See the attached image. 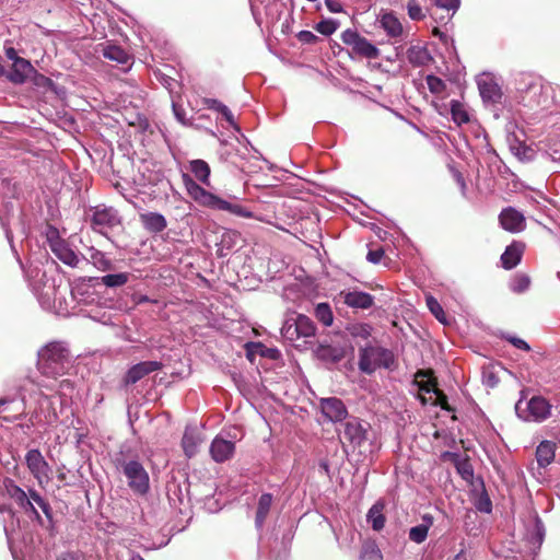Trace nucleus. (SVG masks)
<instances>
[{
    "label": "nucleus",
    "mask_w": 560,
    "mask_h": 560,
    "mask_svg": "<svg viewBox=\"0 0 560 560\" xmlns=\"http://www.w3.org/2000/svg\"><path fill=\"white\" fill-rule=\"evenodd\" d=\"M384 255L383 249L370 250L368 253V260L373 264H378Z\"/></svg>",
    "instance_id": "6e6d98bb"
},
{
    "label": "nucleus",
    "mask_w": 560,
    "mask_h": 560,
    "mask_svg": "<svg viewBox=\"0 0 560 560\" xmlns=\"http://www.w3.org/2000/svg\"><path fill=\"white\" fill-rule=\"evenodd\" d=\"M407 59L415 67L427 66L432 61V56L424 46L412 45L407 49Z\"/></svg>",
    "instance_id": "393cba45"
},
{
    "label": "nucleus",
    "mask_w": 560,
    "mask_h": 560,
    "mask_svg": "<svg viewBox=\"0 0 560 560\" xmlns=\"http://www.w3.org/2000/svg\"><path fill=\"white\" fill-rule=\"evenodd\" d=\"M339 27V23L334 19L323 20L317 23L316 31L323 35H331Z\"/></svg>",
    "instance_id": "37998d69"
},
{
    "label": "nucleus",
    "mask_w": 560,
    "mask_h": 560,
    "mask_svg": "<svg viewBox=\"0 0 560 560\" xmlns=\"http://www.w3.org/2000/svg\"><path fill=\"white\" fill-rule=\"evenodd\" d=\"M4 489L7 494L15 501V503L23 509L25 512H32L36 518H39V514L35 506H33L31 499L28 498V494L20 488L18 485L14 483L11 479H5L4 482Z\"/></svg>",
    "instance_id": "4468645a"
},
{
    "label": "nucleus",
    "mask_w": 560,
    "mask_h": 560,
    "mask_svg": "<svg viewBox=\"0 0 560 560\" xmlns=\"http://www.w3.org/2000/svg\"><path fill=\"white\" fill-rule=\"evenodd\" d=\"M523 246L518 243L509 245L501 256V262L504 269H513L521 261Z\"/></svg>",
    "instance_id": "cd10ccee"
},
{
    "label": "nucleus",
    "mask_w": 560,
    "mask_h": 560,
    "mask_svg": "<svg viewBox=\"0 0 560 560\" xmlns=\"http://www.w3.org/2000/svg\"><path fill=\"white\" fill-rule=\"evenodd\" d=\"M515 412L524 421L540 423L551 416V405L541 396H533L529 400L520 399Z\"/></svg>",
    "instance_id": "7ed1b4c3"
},
{
    "label": "nucleus",
    "mask_w": 560,
    "mask_h": 560,
    "mask_svg": "<svg viewBox=\"0 0 560 560\" xmlns=\"http://www.w3.org/2000/svg\"><path fill=\"white\" fill-rule=\"evenodd\" d=\"M451 115H452L453 121L457 126L467 124L470 120L468 112L466 110L464 104L460 103L459 101H455V100L451 101Z\"/></svg>",
    "instance_id": "473e14b6"
},
{
    "label": "nucleus",
    "mask_w": 560,
    "mask_h": 560,
    "mask_svg": "<svg viewBox=\"0 0 560 560\" xmlns=\"http://www.w3.org/2000/svg\"><path fill=\"white\" fill-rule=\"evenodd\" d=\"M94 231L105 234L108 230L120 224L118 212L112 207H95L91 214Z\"/></svg>",
    "instance_id": "1a4fd4ad"
},
{
    "label": "nucleus",
    "mask_w": 560,
    "mask_h": 560,
    "mask_svg": "<svg viewBox=\"0 0 560 560\" xmlns=\"http://www.w3.org/2000/svg\"><path fill=\"white\" fill-rule=\"evenodd\" d=\"M454 176H455L457 184L460 186L462 190L464 191L466 188V184H465V179H464L463 175L459 172H455Z\"/></svg>",
    "instance_id": "69168bd1"
},
{
    "label": "nucleus",
    "mask_w": 560,
    "mask_h": 560,
    "mask_svg": "<svg viewBox=\"0 0 560 560\" xmlns=\"http://www.w3.org/2000/svg\"><path fill=\"white\" fill-rule=\"evenodd\" d=\"M370 424L358 418H350L343 424L341 441H347L353 448L360 447L368 440Z\"/></svg>",
    "instance_id": "6e6552de"
},
{
    "label": "nucleus",
    "mask_w": 560,
    "mask_h": 560,
    "mask_svg": "<svg viewBox=\"0 0 560 560\" xmlns=\"http://www.w3.org/2000/svg\"><path fill=\"white\" fill-rule=\"evenodd\" d=\"M394 354L392 351L377 346H366L359 351V370L372 374L377 369H392Z\"/></svg>",
    "instance_id": "f03ea898"
},
{
    "label": "nucleus",
    "mask_w": 560,
    "mask_h": 560,
    "mask_svg": "<svg viewBox=\"0 0 560 560\" xmlns=\"http://www.w3.org/2000/svg\"><path fill=\"white\" fill-rule=\"evenodd\" d=\"M203 104L212 110L221 113L225 105L215 98H205Z\"/></svg>",
    "instance_id": "8fccbe9b"
},
{
    "label": "nucleus",
    "mask_w": 560,
    "mask_h": 560,
    "mask_svg": "<svg viewBox=\"0 0 560 560\" xmlns=\"http://www.w3.org/2000/svg\"><path fill=\"white\" fill-rule=\"evenodd\" d=\"M427 306L434 317L442 324H446V315L438 300L431 295L425 298Z\"/></svg>",
    "instance_id": "58836bf2"
},
{
    "label": "nucleus",
    "mask_w": 560,
    "mask_h": 560,
    "mask_svg": "<svg viewBox=\"0 0 560 560\" xmlns=\"http://www.w3.org/2000/svg\"><path fill=\"white\" fill-rule=\"evenodd\" d=\"M530 284L529 277L526 275H515L510 282V289L515 293L525 292Z\"/></svg>",
    "instance_id": "ea45409f"
},
{
    "label": "nucleus",
    "mask_w": 560,
    "mask_h": 560,
    "mask_svg": "<svg viewBox=\"0 0 560 560\" xmlns=\"http://www.w3.org/2000/svg\"><path fill=\"white\" fill-rule=\"evenodd\" d=\"M89 261L100 271H110L114 269V264L107 255L94 247L89 249Z\"/></svg>",
    "instance_id": "c85d7f7f"
},
{
    "label": "nucleus",
    "mask_w": 560,
    "mask_h": 560,
    "mask_svg": "<svg viewBox=\"0 0 560 560\" xmlns=\"http://www.w3.org/2000/svg\"><path fill=\"white\" fill-rule=\"evenodd\" d=\"M221 114L225 118L230 127L234 128L235 130H240L232 112L226 106L223 108Z\"/></svg>",
    "instance_id": "603ef678"
},
{
    "label": "nucleus",
    "mask_w": 560,
    "mask_h": 560,
    "mask_svg": "<svg viewBox=\"0 0 560 560\" xmlns=\"http://www.w3.org/2000/svg\"><path fill=\"white\" fill-rule=\"evenodd\" d=\"M428 533L429 532L420 525L413 526L409 530V539L416 544H421L427 539Z\"/></svg>",
    "instance_id": "49530a36"
},
{
    "label": "nucleus",
    "mask_w": 560,
    "mask_h": 560,
    "mask_svg": "<svg viewBox=\"0 0 560 560\" xmlns=\"http://www.w3.org/2000/svg\"><path fill=\"white\" fill-rule=\"evenodd\" d=\"M315 317L324 326L328 327L332 325L334 314L328 303H318L314 311Z\"/></svg>",
    "instance_id": "e433bc0d"
},
{
    "label": "nucleus",
    "mask_w": 560,
    "mask_h": 560,
    "mask_svg": "<svg viewBox=\"0 0 560 560\" xmlns=\"http://www.w3.org/2000/svg\"><path fill=\"white\" fill-rule=\"evenodd\" d=\"M28 498L31 499V502L33 505H34V503L37 504L42 509L43 513L49 520L51 518V509H50L49 503L43 497H40V494L37 491L30 490Z\"/></svg>",
    "instance_id": "a19ab883"
},
{
    "label": "nucleus",
    "mask_w": 560,
    "mask_h": 560,
    "mask_svg": "<svg viewBox=\"0 0 560 560\" xmlns=\"http://www.w3.org/2000/svg\"><path fill=\"white\" fill-rule=\"evenodd\" d=\"M299 39L303 43L311 44L316 39V36L310 31H302L299 33Z\"/></svg>",
    "instance_id": "052dcab7"
},
{
    "label": "nucleus",
    "mask_w": 560,
    "mask_h": 560,
    "mask_svg": "<svg viewBox=\"0 0 560 560\" xmlns=\"http://www.w3.org/2000/svg\"><path fill=\"white\" fill-rule=\"evenodd\" d=\"M48 242L51 252L65 265L70 267H77L79 265V256L63 240L59 237L57 230L48 237Z\"/></svg>",
    "instance_id": "f8f14e48"
},
{
    "label": "nucleus",
    "mask_w": 560,
    "mask_h": 560,
    "mask_svg": "<svg viewBox=\"0 0 560 560\" xmlns=\"http://www.w3.org/2000/svg\"><path fill=\"white\" fill-rule=\"evenodd\" d=\"M183 180L186 187V190L188 195L195 199L196 201L200 202L203 206H208V202L210 201V197L212 196L211 192L207 191L205 188H202L200 185H198L189 175L184 174Z\"/></svg>",
    "instance_id": "4be33fe9"
},
{
    "label": "nucleus",
    "mask_w": 560,
    "mask_h": 560,
    "mask_svg": "<svg viewBox=\"0 0 560 560\" xmlns=\"http://www.w3.org/2000/svg\"><path fill=\"white\" fill-rule=\"evenodd\" d=\"M162 368V363L158 361H144L132 365L125 376V383L136 384L145 375L155 372Z\"/></svg>",
    "instance_id": "a211bd4d"
},
{
    "label": "nucleus",
    "mask_w": 560,
    "mask_h": 560,
    "mask_svg": "<svg viewBox=\"0 0 560 560\" xmlns=\"http://www.w3.org/2000/svg\"><path fill=\"white\" fill-rule=\"evenodd\" d=\"M190 171L195 177L205 185H209L210 167L202 160H194L190 162Z\"/></svg>",
    "instance_id": "72a5a7b5"
},
{
    "label": "nucleus",
    "mask_w": 560,
    "mask_h": 560,
    "mask_svg": "<svg viewBox=\"0 0 560 560\" xmlns=\"http://www.w3.org/2000/svg\"><path fill=\"white\" fill-rule=\"evenodd\" d=\"M460 546H462L460 550L453 557L452 560H471V556L466 550L464 541H462Z\"/></svg>",
    "instance_id": "4d7b16f0"
},
{
    "label": "nucleus",
    "mask_w": 560,
    "mask_h": 560,
    "mask_svg": "<svg viewBox=\"0 0 560 560\" xmlns=\"http://www.w3.org/2000/svg\"><path fill=\"white\" fill-rule=\"evenodd\" d=\"M103 56L119 65H127L129 62V55L119 46L108 45L103 49Z\"/></svg>",
    "instance_id": "2f4dec72"
},
{
    "label": "nucleus",
    "mask_w": 560,
    "mask_h": 560,
    "mask_svg": "<svg viewBox=\"0 0 560 560\" xmlns=\"http://www.w3.org/2000/svg\"><path fill=\"white\" fill-rule=\"evenodd\" d=\"M421 521L422 523L419 525L424 527L429 532L430 527L433 525L434 522L433 516L431 514H423Z\"/></svg>",
    "instance_id": "e2e57ef3"
},
{
    "label": "nucleus",
    "mask_w": 560,
    "mask_h": 560,
    "mask_svg": "<svg viewBox=\"0 0 560 560\" xmlns=\"http://www.w3.org/2000/svg\"><path fill=\"white\" fill-rule=\"evenodd\" d=\"M407 12L408 16L413 21H420L425 16L422 7L416 0L408 1Z\"/></svg>",
    "instance_id": "a18cd8bd"
},
{
    "label": "nucleus",
    "mask_w": 560,
    "mask_h": 560,
    "mask_svg": "<svg viewBox=\"0 0 560 560\" xmlns=\"http://www.w3.org/2000/svg\"><path fill=\"white\" fill-rule=\"evenodd\" d=\"M381 27L389 37H399L402 34L400 21L392 13L385 12L378 19Z\"/></svg>",
    "instance_id": "a878e982"
},
{
    "label": "nucleus",
    "mask_w": 560,
    "mask_h": 560,
    "mask_svg": "<svg viewBox=\"0 0 560 560\" xmlns=\"http://www.w3.org/2000/svg\"><path fill=\"white\" fill-rule=\"evenodd\" d=\"M235 452V444L232 441L221 436L213 439L210 445V454L214 462L224 463L229 460Z\"/></svg>",
    "instance_id": "6ab92c4d"
},
{
    "label": "nucleus",
    "mask_w": 560,
    "mask_h": 560,
    "mask_svg": "<svg viewBox=\"0 0 560 560\" xmlns=\"http://www.w3.org/2000/svg\"><path fill=\"white\" fill-rule=\"evenodd\" d=\"M512 150L521 160L527 159V152L529 151L527 147L520 144L517 148L512 147Z\"/></svg>",
    "instance_id": "680f3d73"
},
{
    "label": "nucleus",
    "mask_w": 560,
    "mask_h": 560,
    "mask_svg": "<svg viewBox=\"0 0 560 560\" xmlns=\"http://www.w3.org/2000/svg\"><path fill=\"white\" fill-rule=\"evenodd\" d=\"M319 406L323 416L331 422L342 421L347 418V408L342 400L339 398H322L319 401Z\"/></svg>",
    "instance_id": "ddd939ff"
},
{
    "label": "nucleus",
    "mask_w": 560,
    "mask_h": 560,
    "mask_svg": "<svg viewBox=\"0 0 560 560\" xmlns=\"http://www.w3.org/2000/svg\"><path fill=\"white\" fill-rule=\"evenodd\" d=\"M556 443L545 440L539 443L536 448V459L539 467H547L553 460L556 456Z\"/></svg>",
    "instance_id": "b1692460"
},
{
    "label": "nucleus",
    "mask_w": 560,
    "mask_h": 560,
    "mask_svg": "<svg viewBox=\"0 0 560 560\" xmlns=\"http://www.w3.org/2000/svg\"><path fill=\"white\" fill-rule=\"evenodd\" d=\"M383 505L374 504L368 512V522L374 530H381L385 525V516L383 515Z\"/></svg>",
    "instance_id": "f704fd0d"
},
{
    "label": "nucleus",
    "mask_w": 560,
    "mask_h": 560,
    "mask_svg": "<svg viewBox=\"0 0 560 560\" xmlns=\"http://www.w3.org/2000/svg\"><path fill=\"white\" fill-rule=\"evenodd\" d=\"M506 340L512 343L515 348L524 351H529L530 347L529 345L523 340L522 338L515 337V336H508Z\"/></svg>",
    "instance_id": "09e8293b"
},
{
    "label": "nucleus",
    "mask_w": 560,
    "mask_h": 560,
    "mask_svg": "<svg viewBox=\"0 0 560 560\" xmlns=\"http://www.w3.org/2000/svg\"><path fill=\"white\" fill-rule=\"evenodd\" d=\"M240 233L234 230H225L217 244V254L219 257H225L237 245Z\"/></svg>",
    "instance_id": "bb28decb"
},
{
    "label": "nucleus",
    "mask_w": 560,
    "mask_h": 560,
    "mask_svg": "<svg viewBox=\"0 0 560 560\" xmlns=\"http://www.w3.org/2000/svg\"><path fill=\"white\" fill-rule=\"evenodd\" d=\"M4 54H5V57L12 61V63L16 62L18 60H20L22 57H20L18 55V51L15 50V48L13 47H4Z\"/></svg>",
    "instance_id": "bf43d9fd"
},
{
    "label": "nucleus",
    "mask_w": 560,
    "mask_h": 560,
    "mask_svg": "<svg viewBox=\"0 0 560 560\" xmlns=\"http://www.w3.org/2000/svg\"><path fill=\"white\" fill-rule=\"evenodd\" d=\"M315 332L316 327L313 320L303 314L287 318L281 327L282 337L293 343L300 339L312 338Z\"/></svg>",
    "instance_id": "20e7f679"
},
{
    "label": "nucleus",
    "mask_w": 560,
    "mask_h": 560,
    "mask_svg": "<svg viewBox=\"0 0 560 560\" xmlns=\"http://www.w3.org/2000/svg\"><path fill=\"white\" fill-rule=\"evenodd\" d=\"M425 82H427L428 89L433 94H441L446 89L445 82L441 78L433 75V74L427 75Z\"/></svg>",
    "instance_id": "79ce46f5"
},
{
    "label": "nucleus",
    "mask_w": 560,
    "mask_h": 560,
    "mask_svg": "<svg viewBox=\"0 0 560 560\" xmlns=\"http://www.w3.org/2000/svg\"><path fill=\"white\" fill-rule=\"evenodd\" d=\"M140 222L143 228L151 233L162 232L167 226L165 217L158 212L141 213Z\"/></svg>",
    "instance_id": "5701e85b"
},
{
    "label": "nucleus",
    "mask_w": 560,
    "mask_h": 560,
    "mask_svg": "<svg viewBox=\"0 0 560 560\" xmlns=\"http://www.w3.org/2000/svg\"><path fill=\"white\" fill-rule=\"evenodd\" d=\"M499 219L502 228L512 233L520 232L525 228L524 215L513 208L504 209Z\"/></svg>",
    "instance_id": "412c9836"
},
{
    "label": "nucleus",
    "mask_w": 560,
    "mask_h": 560,
    "mask_svg": "<svg viewBox=\"0 0 560 560\" xmlns=\"http://www.w3.org/2000/svg\"><path fill=\"white\" fill-rule=\"evenodd\" d=\"M207 207L221 211H228L241 218H254L253 212L246 209L245 207L241 206L240 203L224 200L213 194L210 197V201L208 202Z\"/></svg>",
    "instance_id": "f3484780"
},
{
    "label": "nucleus",
    "mask_w": 560,
    "mask_h": 560,
    "mask_svg": "<svg viewBox=\"0 0 560 560\" xmlns=\"http://www.w3.org/2000/svg\"><path fill=\"white\" fill-rule=\"evenodd\" d=\"M457 470L465 479L472 477L474 474L471 466L467 463L458 465Z\"/></svg>",
    "instance_id": "5fc2aeb1"
},
{
    "label": "nucleus",
    "mask_w": 560,
    "mask_h": 560,
    "mask_svg": "<svg viewBox=\"0 0 560 560\" xmlns=\"http://www.w3.org/2000/svg\"><path fill=\"white\" fill-rule=\"evenodd\" d=\"M205 438L202 430L197 425H187L182 439V446L187 457H194L202 444Z\"/></svg>",
    "instance_id": "2eb2a0df"
},
{
    "label": "nucleus",
    "mask_w": 560,
    "mask_h": 560,
    "mask_svg": "<svg viewBox=\"0 0 560 560\" xmlns=\"http://www.w3.org/2000/svg\"><path fill=\"white\" fill-rule=\"evenodd\" d=\"M436 394H438V398H439V405L441 406V408L450 410V408L447 406V401H446V396L439 393L438 390H436Z\"/></svg>",
    "instance_id": "0e129e2a"
},
{
    "label": "nucleus",
    "mask_w": 560,
    "mask_h": 560,
    "mask_svg": "<svg viewBox=\"0 0 560 560\" xmlns=\"http://www.w3.org/2000/svg\"><path fill=\"white\" fill-rule=\"evenodd\" d=\"M327 9L332 13H339L343 11L342 4L337 0H325Z\"/></svg>",
    "instance_id": "864d4df0"
},
{
    "label": "nucleus",
    "mask_w": 560,
    "mask_h": 560,
    "mask_svg": "<svg viewBox=\"0 0 560 560\" xmlns=\"http://www.w3.org/2000/svg\"><path fill=\"white\" fill-rule=\"evenodd\" d=\"M516 90L521 93V102L527 106L540 105L542 103L544 84L540 78L532 74H521L516 80Z\"/></svg>",
    "instance_id": "423d86ee"
},
{
    "label": "nucleus",
    "mask_w": 560,
    "mask_h": 560,
    "mask_svg": "<svg viewBox=\"0 0 560 560\" xmlns=\"http://www.w3.org/2000/svg\"><path fill=\"white\" fill-rule=\"evenodd\" d=\"M341 40L351 47L354 55L368 59H375L380 56V49L354 30L348 28L343 31Z\"/></svg>",
    "instance_id": "0eeeda50"
},
{
    "label": "nucleus",
    "mask_w": 560,
    "mask_h": 560,
    "mask_svg": "<svg viewBox=\"0 0 560 560\" xmlns=\"http://www.w3.org/2000/svg\"><path fill=\"white\" fill-rule=\"evenodd\" d=\"M339 299L351 308L368 310L374 303V298L370 293L358 290L341 291Z\"/></svg>",
    "instance_id": "dca6fc26"
},
{
    "label": "nucleus",
    "mask_w": 560,
    "mask_h": 560,
    "mask_svg": "<svg viewBox=\"0 0 560 560\" xmlns=\"http://www.w3.org/2000/svg\"><path fill=\"white\" fill-rule=\"evenodd\" d=\"M480 96L483 102L499 103L502 96L500 86L488 75H481L477 79Z\"/></svg>",
    "instance_id": "aec40b11"
},
{
    "label": "nucleus",
    "mask_w": 560,
    "mask_h": 560,
    "mask_svg": "<svg viewBox=\"0 0 560 560\" xmlns=\"http://www.w3.org/2000/svg\"><path fill=\"white\" fill-rule=\"evenodd\" d=\"M32 75H37L40 80L50 81L48 78L38 74L31 61L25 58H21L16 62L12 63L11 70L7 72L5 78L11 83L21 85L24 84Z\"/></svg>",
    "instance_id": "9b49d317"
},
{
    "label": "nucleus",
    "mask_w": 560,
    "mask_h": 560,
    "mask_svg": "<svg viewBox=\"0 0 560 560\" xmlns=\"http://www.w3.org/2000/svg\"><path fill=\"white\" fill-rule=\"evenodd\" d=\"M121 470L127 478L129 488L138 494H145L150 489L149 474L137 459L121 460Z\"/></svg>",
    "instance_id": "39448f33"
},
{
    "label": "nucleus",
    "mask_w": 560,
    "mask_h": 560,
    "mask_svg": "<svg viewBox=\"0 0 560 560\" xmlns=\"http://www.w3.org/2000/svg\"><path fill=\"white\" fill-rule=\"evenodd\" d=\"M272 503V495L270 493H264L258 500L257 513L255 524L257 528H261L265 520L270 511Z\"/></svg>",
    "instance_id": "c756f323"
},
{
    "label": "nucleus",
    "mask_w": 560,
    "mask_h": 560,
    "mask_svg": "<svg viewBox=\"0 0 560 560\" xmlns=\"http://www.w3.org/2000/svg\"><path fill=\"white\" fill-rule=\"evenodd\" d=\"M58 560H80V558L73 553H67V555H63Z\"/></svg>",
    "instance_id": "774afa93"
},
{
    "label": "nucleus",
    "mask_w": 560,
    "mask_h": 560,
    "mask_svg": "<svg viewBox=\"0 0 560 560\" xmlns=\"http://www.w3.org/2000/svg\"><path fill=\"white\" fill-rule=\"evenodd\" d=\"M130 278L128 272L108 273L100 278V282L107 288H120L125 285Z\"/></svg>",
    "instance_id": "c9c22d12"
},
{
    "label": "nucleus",
    "mask_w": 560,
    "mask_h": 560,
    "mask_svg": "<svg viewBox=\"0 0 560 560\" xmlns=\"http://www.w3.org/2000/svg\"><path fill=\"white\" fill-rule=\"evenodd\" d=\"M476 509L483 513H490L492 511V503L488 494L483 493L479 497L475 504Z\"/></svg>",
    "instance_id": "de8ad7c7"
},
{
    "label": "nucleus",
    "mask_w": 560,
    "mask_h": 560,
    "mask_svg": "<svg viewBox=\"0 0 560 560\" xmlns=\"http://www.w3.org/2000/svg\"><path fill=\"white\" fill-rule=\"evenodd\" d=\"M434 4L447 12V19L450 20L455 12L458 10L460 0H433Z\"/></svg>",
    "instance_id": "c03bdc74"
},
{
    "label": "nucleus",
    "mask_w": 560,
    "mask_h": 560,
    "mask_svg": "<svg viewBox=\"0 0 560 560\" xmlns=\"http://www.w3.org/2000/svg\"><path fill=\"white\" fill-rule=\"evenodd\" d=\"M42 388H46L50 392H56L60 397H71L73 392V384L69 380L57 381L52 380L51 383H42Z\"/></svg>",
    "instance_id": "7c9ffc66"
},
{
    "label": "nucleus",
    "mask_w": 560,
    "mask_h": 560,
    "mask_svg": "<svg viewBox=\"0 0 560 560\" xmlns=\"http://www.w3.org/2000/svg\"><path fill=\"white\" fill-rule=\"evenodd\" d=\"M352 335L368 338L371 335V327L369 325H359L352 328Z\"/></svg>",
    "instance_id": "3c124183"
},
{
    "label": "nucleus",
    "mask_w": 560,
    "mask_h": 560,
    "mask_svg": "<svg viewBox=\"0 0 560 560\" xmlns=\"http://www.w3.org/2000/svg\"><path fill=\"white\" fill-rule=\"evenodd\" d=\"M25 462L28 470L39 485L48 483L51 469L39 450H30L25 455Z\"/></svg>",
    "instance_id": "9d476101"
},
{
    "label": "nucleus",
    "mask_w": 560,
    "mask_h": 560,
    "mask_svg": "<svg viewBox=\"0 0 560 560\" xmlns=\"http://www.w3.org/2000/svg\"><path fill=\"white\" fill-rule=\"evenodd\" d=\"M85 316L103 325H113L112 313L104 308L85 311Z\"/></svg>",
    "instance_id": "4c0bfd02"
},
{
    "label": "nucleus",
    "mask_w": 560,
    "mask_h": 560,
    "mask_svg": "<svg viewBox=\"0 0 560 560\" xmlns=\"http://www.w3.org/2000/svg\"><path fill=\"white\" fill-rule=\"evenodd\" d=\"M172 107H173V112H174V115L177 118V120L180 121L182 124H185V110L179 105H177L174 101L172 102Z\"/></svg>",
    "instance_id": "13d9d810"
},
{
    "label": "nucleus",
    "mask_w": 560,
    "mask_h": 560,
    "mask_svg": "<svg viewBox=\"0 0 560 560\" xmlns=\"http://www.w3.org/2000/svg\"><path fill=\"white\" fill-rule=\"evenodd\" d=\"M40 273V270L38 268H30L27 271H26V276L28 278H34V277H38Z\"/></svg>",
    "instance_id": "338daca9"
},
{
    "label": "nucleus",
    "mask_w": 560,
    "mask_h": 560,
    "mask_svg": "<svg viewBox=\"0 0 560 560\" xmlns=\"http://www.w3.org/2000/svg\"><path fill=\"white\" fill-rule=\"evenodd\" d=\"M70 365L69 350L61 341L50 342L38 351L37 366L47 378L56 380L62 376Z\"/></svg>",
    "instance_id": "f257e3e1"
}]
</instances>
